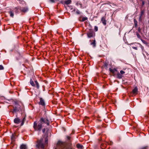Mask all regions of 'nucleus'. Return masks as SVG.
I'll return each instance as SVG.
<instances>
[{
  "instance_id": "obj_1",
  "label": "nucleus",
  "mask_w": 149,
  "mask_h": 149,
  "mask_svg": "<svg viewBox=\"0 0 149 149\" xmlns=\"http://www.w3.org/2000/svg\"><path fill=\"white\" fill-rule=\"evenodd\" d=\"M46 124L47 125L49 124V120L46 118H41L38 123L35 122L33 127L36 131H40L44 124Z\"/></svg>"
},
{
  "instance_id": "obj_2",
  "label": "nucleus",
  "mask_w": 149,
  "mask_h": 149,
  "mask_svg": "<svg viewBox=\"0 0 149 149\" xmlns=\"http://www.w3.org/2000/svg\"><path fill=\"white\" fill-rule=\"evenodd\" d=\"M43 139H41L40 140H38L37 142L36 147L38 148L43 149L44 147V145L43 143Z\"/></svg>"
},
{
  "instance_id": "obj_3",
  "label": "nucleus",
  "mask_w": 149,
  "mask_h": 149,
  "mask_svg": "<svg viewBox=\"0 0 149 149\" xmlns=\"http://www.w3.org/2000/svg\"><path fill=\"white\" fill-rule=\"evenodd\" d=\"M16 106L14 108L13 112H16L19 111L21 109L20 107L17 104H16Z\"/></svg>"
},
{
  "instance_id": "obj_4",
  "label": "nucleus",
  "mask_w": 149,
  "mask_h": 149,
  "mask_svg": "<svg viewBox=\"0 0 149 149\" xmlns=\"http://www.w3.org/2000/svg\"><path fill=\"white\" fill-rule=\"evenodd\" d=\"M145 11L144 10H141L140 16L139 17V20L141 21L144 15Z\"/></svg>"
},
{
  "instance_id": "obj_5",
  "label": "nucleus",
  "mask_w": 149,
  "mask_h": 149,
  "mask_svg": "<svg viewBox=\"0 0 149 149\" xmlns=\"http://www.w3.org/2000/svg\"><path fill=\"white\" fill-rule=\"evenodd\" d=\"M87 35L88 38H91L93 36V33L92 31H90L88 33Z\"/></svg>"
},
{
  "instance_id": "obj_6",
  "label": "nucleus",
  "mask_w": 149,
  "mask_h": 149,
  "mask_svg": "<svg viewBox=\"0 0 149 149\" xmlns=\"http://www.w3.org/2000/svg\"><path fill=\"white\" fill-rule=\"evenodd\" d=\"M40 101L39 102V104L42 106H44L45 105V102L44 100L41 98L40 99Z\"/></svg>"
},
{
  "instance_id": "obj_7",
  "label": "nucleus",
  "mask_w": 149,
  "mask_h": 149,
  "mask_svg": "<svg viewBox=\"0 0 149 149\" xmlns=\"http://www.w3.org/2000/svg\"><path fill=\"white\" fill-rule=\"evenodd\" d=\"M20 121V119H19L18 118H15L14 120V122L16 124H19Z\"/></svg>"
},
{
  "instance_id": "obj_8",
  "label": "nucleus",
  "mask_w": 149,
  "mask_h": 149,
  "mask_svg": "<svg viewBox=\"0 0 149 149\" xmlns=\"http://www.w3.org/2000/svg\"><path fill=\"white\" fill-rule=\"evenodd\" d=\"M20 10L23 12H26L28 10V8L27 7H22L20 8Z\"/></svg>"
},
{
  "instance_id": "obj_9",
  "label": "nucleus",
  "mask_w": 149,
  "mask_h": 149,
  "mask_svg": "<svg viewBox=\"0 0 149 149\" xmlns=\"http://www.w3.org/2000/svg\"><path fill=\"white\" fill-rule=\"evenodd\" d=\"M76 146L78 149H83L84 148L83 146L79 143L77 144Z\"/></svg>"
},
{
  "instance_id": "obj_10",
  "label": "nucleus",
  "mask_w": 149,
  "mask_h": 149,
  "mask_svg": "<svg viewBox=\"0 0 149 149\" xmlns=\"http://www.w3.org/2000/svg\"><path fill=\"white\" fill-rule=\"evenodd\" d=\"M20 149H27V147L26 145L22 144L20 146Z\"/></svg>"
},
{
  "instance_id": "obj_11",
  "label": "nucleus",
  "mask_w": 149,
  "mask_h": 149,
  "mask_svg": "<svg viewBox=\"0 0 149 149\" xmlns=\"http://www.w3.org/2000/svg\"><path fill=\"white\" fill-rule=\"evenodd\" d=\"M101 21L103 23V24L104 25H105L106 24V21L105 20V18L102 17L101 19Z\"/></svg>"
},
{
  "instance_id": "obj_12",
  "label": "nucleus",
  "mask_w": 149,
  "mask_h": 149,
  "mask_svg": "<svg viewBox=\"0 0 149 149\" xmlns=\"http://www.w3.org/2000/svg\"><path fill=\"white\" fill-rule=\"evenodd\" d=\"M109 70L110 72H111L113 74H114L115 72L116 71V70L115 69H111V68H109Z\"/></svg>"
},
{
  "instance_id": "obj_13",
  "label": "nucleus",
  "mask_w": 149,
  "mask_h": 149,
  "mask_svg": "<svg viewBox=\"0 0 149 149\" xmlns=\"http://www.w3.org/2000/svg\"><path fill=\"white\" fill-rule=\"evenodd\" d=\"M9 13L10 15V16L11 17H13L14 16V13L12 11H10L9 12Z\"/></svg>"
},
{
  "instance_id": "obj_14",
  "label": "nucleus",
  "mask_w": 149,
  "mask_h": 149,
  "mask_svg": "<svg viewBox=\"0 0 149 149\" xmlns=\"http://www.w3.org/2000/svg\"><path fill=\"white\" fill-rule=\"evenodd\" d=\"M30 84H31V85L33 86H35V84H34V83L32 79H31L30 80Z\"/></svg>"
},
{
  "instance_id": "obj_15",
  "label": "nucleus",
  "mask_w": 149,
  "mask_h": 149,
  "mask_svg": "<svg viewBox=\"0 0 149 149\" xmlns=\"http://www.w3.org/2000/svg\"><path fill=\"white\" fill-rule=\"evenodd\" d=\"M138 89L137 87H135L134 88V89H133L132 91V92L134 94H135L137 92Z\"/></svg>"
},
{
  "instance_id": "obj_16",
  "label": "nucleus",
  "mask_w": 149,
  "mask_h": 149,
  "mask_svg": "<svg viewBox=\"0 0 149 149\" xmlns=\"http://www.w3.org/2000/svg\"><path fill=\"white\" fill-rule=\"evenodd\" d=\"M64 143H63V142L59 141H58L57 143V145L58 146H61L62 145H63Z\"/></svg>"
},
{
  "instance_id": "obj_17",
  "label": "nucleus",
  "mask_w": 149,
  "mask_h": 149,
  "mask_svg": "<svg viewBox=\"0 0 149 149\" xmlns=\"http://www.w3.org/2000/svg\"><path fill=\"white\" fill-rule=\"evenodd\" d=\"M117 78L119 79L123 77L122 75L120 73H119L117 74Z\"/></svg>"
},
{
  "instance_id": "obj_18",
  "label": "nucleus",
  "mask_w": 149,
  "mask_h": 149,
  "mask_svg": "<svg viewBox=\"0 0 149 149\" xmlns=\"http://www.w3.org/2000/svg\"><path fill=\"white\" fill-rule=\"evenodd\" d=\"M91 45H92L93 47H95L96 46L95 40H94L93 42L91 43Z\"/></svg>"
},
{
  "instance_id": "obj_19",
  "label": "nucleus",
  "mask_w": 149,
  "mask_h": 149,
  "mask_svg": "<svg viewBox=\"0 0 149 149\" xmlns=\"http://www.w3.org/2000/svg\"><path fill=\"white\" fill-rule=\"evenodd\" d=\"M71 2V1L70 0H67L65 1V3L66 4H68L70 3Z\"/></svg>"
},
{
  "instance_id": "obj_20",
  "label": "nucleus",
  "mask_w": 149,
  "mask_h": 149,
  "mask_svg": "<svg viewBox=\"0 0 149 149\" xmlns=\"http://www.w3.org/2000/svg\"><path fill=\"white\" fill-rule=\"evenodd\" d=\"M35 82L36 84L37 88H39V85L37 81H35Z\"/></svg>"
},
{
  "instance_id": "obj_21",
  "label": "nucleus",
  "mask_w": 149,
  "mask_h": 149,
  "mask_svg": "<svg viewBox=\"0 0 149 149\" xmlns=\"http://www.w3.org/2000/svg\"><path fill=\"white\" fill-rule=\"evenodd\" d=\"M87 20V18L86 17H84L82 18V20L83 22Z\"/></svg>"
},
{
  "instance_id": "obj_22",
  "label": "nucleus",
  "mask_w": 149,
  "mask_h": 149,
  "mask_svg": "<svg viewBox=\"0 0 149 149\" xmlns=\"http://www.w3.org/2000/svg\"><path fill=\"white\" fill-rule=\"evenodd\" d=\"M134 22L135 25V26H136L137 25V22L136 20L135 19H134Z\"/></svg>"
},
{
  "instance_id": "obj_23",
  "label": "nucleus",
  "mask_w": 149,
  "mask_h": 149,
  "mask_svg": "<svg viewBox=\"0 0 149 149\" xmlns=\"http://www.w3.org/2000/svg\"><path fill=\"white\" fill-rule=\"evenodd\" d=\"M136 35L137 37L141 39V36H140V35L138 33H136Z\"/></svg>"
},
{
  "instance_id": "obj_24",
  "label": "nucleus",
  "mask_w": 149,
  "mask_h": 149,
  "mask_svg": "<svg viewBox=\"0 0 149 149\" xmlns=\"http://www.w3.org/2000/svg\"><path fill=\"white\" fill-rule=\"evenodd\" d=\"M3 69V66L1 65H0V70H2Z\"/></svg>"
},
{
  "instance_id": "obj_25",
  "label": "nucleus",
  "mask_w": 149,
  "mask_h": 149,
  "mask_svg": "<svg viewBox=\"0 0 149 149\" xmlns=\"http://www.w3.org/2000/svg\"><path fill=\"white\" fill-rule=\"evenodd\" d=\"M125 72L123 71V70H121L120 71V73L122 75L124 73H125Z\"/></svg>"
},
{
  "instance_id": "obj_26",
  "label": "nucleus",
  "mask_w": 149,
  "mask_h": 149,
  "mask_svg": "<svg viewBox=\"0 0 149 149\" xmlns=\"http://www.w3.org/2000/svg\"><path fill=\"white\" fill-rule=\"evenodd\" d=\"M95 30L96 31H97L98 30V28L96 26H95Z\"/></svg>"
},
{
  "instance_id": "obj_27",
  "label": "nucleus",
  "mask_w": 149,
  "mask_h": 149,
  "mask_svg": "<svg viewBox=\"0 0 149 149\" xmlns=\"http://www.w3.org/2000/svg\"><path fill=\"white\" fill-rule=\"evenodd\" d=\"M76 13L77 14H80V11L79 10H77V11H76Z\"/></svg>"
},
{
  "instance_id": "obj_28",
  "label": "nucleus",
  "mask_w": 149,
  "mask_h": 149,
  "mask_svg": "<svg viewBox=\"0 0 149 149\" xmlns=\"http://www.w3.org/2000/svg\"><path fill=\"white\" fill-rule=\"evenodd\" d=\"M132 48L135 50H137V47H132Z\"/></svg>"
},
{
  "instance_id": "obj_29",
  "label": "nucleus",
  "mask_w": 149,
  "mask_h": 149,
  "mask_svg": "<svg viewBox=\"0 0 149 149\" xmlns=\"http://www.w3.org/2000/svg\"><path fill=\"white\" fill-rule=\"evenodd\" d=\"M48 141V139L47 138H46L45 139V143H47Z\"/></svg>"
},
{
  "instance_id": "obj_30",
  "label": "nucleus",
  "mask_w": 149,
  "mask_h": 149,
  "mask_svg": "<svg viewBox=\"0 0 149 149\" xmlns=\"http://www.w3.org/2000/svg\"><path fill=\"white\" fill-rule=\"evenodd\" d=\"M25 120V118H23V122L24 121V120ZM23 124V122H22V124H21L22 125Z\"/></svg>"
},
{
  "instance_id": "obj_31",
  "label": "nucleus",
  "mask_w": 149,
  "mask_h": 149,
  "mask_svg": "<svg viewBox=\"0 0 149 149\" xmlns=\"http://www.w3.org/2000/svg\"><path fill=\"white\" fill-rule=\"evenodd\" d=\"M45 128H44L42 130V132L44 133L45 132Z\"/></svg>"
},
{
  "instance_id": "obj_32",
  "label": "nucleus",
  "mask_w": 149,
  "mask_h": 149,
  "mask_svg": "<svg viewBox=\"0 0 149 149\" xmlns=\"http://www.w3.org/2000/svg\"><path fill=\"white\" fill-rule=\"evenodd\" d=\"M67 138L68 139H70V137L69 136H67Z\"/></svg>"
},
{
  "instance_id": "obj_33",
  "label": "nucleus",
  "mask_w": 149,
  "mask_h": 149,
  "mask_svg": "<svg viewBox=\"0 0 149 149\" xmlns=\"http://www.w3.org/2000/svg\"><path fill=\"white\" fill-rule=\"evenodd\" d=\"M105 65L106 66H107V64H105Z\"/></svg>"
},
{
  "instance_id": "obj_34",
  "label": "nucleus",
  "mask_w": 149,
  "mask_h": 149,
  "mask_svg": "<svg viewBox=\"0 0 149 149\" xmlns=\"http://www.w3.org/2000/svg\"><path fill=\"white\" fill-rule=\"evenodd\" d=\"M143 4H144V3H143Z\"/></svg>"
},
{
  "instance_id": "obj_35",
  "label": "nucleus",
  "mask_w": 149,
  "mask_h": 149,
  "mask_svg": "<svg viewBox=\"0 0 149 149\" xmlns=\"http://www.w3.org/2000/svg\"><path fill=\"white\" fill-rule=\"evenodd\" d=\"M70 149H72V148H70Z\"/></svg>"
},
{
  "instance_id": "obj_36",
  "label": "nucleus",
  "mask_w": 149,
  "mask_h": 149,
  "mask_svg": "<svg viewBox=\"0 0 149 149\" xmlns=\"http://www.w3.org/2000/svg\"><path fill=\"white\" fill-rule=\"evenodd\" d=\"M65 149V148H64V149Z\"/></svg>"
}]
</instances>
